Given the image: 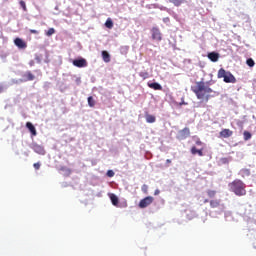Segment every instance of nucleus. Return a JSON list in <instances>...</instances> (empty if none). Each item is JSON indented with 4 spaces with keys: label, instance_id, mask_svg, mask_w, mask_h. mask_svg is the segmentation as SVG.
<instances>
[{
    "label": "nucleus",
    "instance_id": "obj_33",
    "mask_svg": "<svg viewBox=\"0 0 256 256\" xmlns=\"http://www.w3.org/2000/svg\"><path fill=\"white\" fill-rule=\"evenodd\" d=\"M196 155H199V157H203V148L199 149Z\"/></svg>",
    "mask_w": 256,
    "mask_h": 256
},
{
    "label": "nucleus",
    "instance_id": "obj_11",
    "mask_svg": "<svg viewBox=\"0 0 256 256\" xmlns=\"http://www.w3.org/2000/svg\"><path fill=\"white\" fill-rule=\"evenodd\" d=\"M233 135V131H231L230 129H223L220 132V137H223L224 139H229V137H231Z\"/></svg>",
    "mask_w": 256,
    "mask_h": 256
},
{
    "label": "nucleus",
    "instance_id": "obj_15",
    "mask_svg": "<svg viewBox=\"0 0 256 256\" xmlns=\"http://www.w3.org/2000/svg\"><path fill=\"white\" fill-rule=\"evenodd\" d=\"M109 197L112 205H114V207H117L119 205V197H117V195L115 194H110Z\"/></svg>",
    "mask_w": 256,
    "mask_h": 256
},
{
    "label": "nucleus",
    "instance_id": "obj_26",
    "mask_svg": "<svg viewBox=\"0 0 256 256\" xmlns=\"http://www.w3.org/2000/svg\"><path fill=\"white\" fill-rule=\"evenodd\" d=\"M139 77H142L143 79H149V72L147 71L140 72Z\"/></svg>",
    "mask_w": 256,
    "mask_h": 256
},
{
    "label": "nucleus",
    "instance_id": "obj_38",
    "mask_svg": "<svg viewBox=\"0 0 256 256\" xmlns=\"http://www.w3.org/2000/svg\"><path fill=\"white\" fill-rule=\"evenodd\" d=\"M204 203H209V199L204 200Z\"/></svg>",
    "mask_w": 256,
    "mask_h": 256
},
{
    "label": "nucleus",
    "instance_id": "obj_17",
    "mask_svg": "<svg viewBox=\"0 0 256 256\" xmlns=\"http://www.w3.org/2000/svg\"><path fill=\"white\" fill-rule=\"evenodd\" d=\"M24 77H25V81H34L35 80V75H33V73H31V71L26 72Z\"/></svg>",
    "mask_w": 256,
    "mask_h": 256
},
{
    "label": "nucleus",
    "instance_id": "obj_36",
    "mask_svg": "<svg viewBox=\"0 0 256 256\" xmlns=\"http://www.w3.org/2000/svg\"><path fill=\"white\" fill-rule=\"evenodd\" d=\"M160 191L159 190H155L154 195H159Z\"/></svg>",
    "mask_w": 256,
    "mask_h": 256
},
{
    "label": "nucleus",
    "instance_id": "obj_24",
    "mask_svg": "<svg viewBox=\"0 0 256 256\" xmlns=\"http://www.w3.org/2000/svg\"><path fill=\"white\" fill-rule=\"evenodd\" d=\"M60 171H63L66 175H71V169L67 168L66 166H62Z\"/></svg>",
    "mask_w": 256,
    "mask_h": 256
},
{
    "label": "nucleus",
    "instance_id": "obj_35",
    "mask_svg": "<svg viewBox=\"0 0 256 256\" xmlns=\"http://www.w3.org/2000/svg\"><path fill=\"white\" fill-rule=\"evenodd\" d=\"M196 145L201 146V145H203V142L200 139H197L196 140Z\"/></svg>",
    "mask_w": 256,
    "mask_h": 256
},
{
    "label": "nucleus",
    "instance_id": "obj_7",
    "mask_svg": "<svg viewBox=\"0 0 256 256\" xmlns=\"http://www.w3.org/2000/svg\"><path fill=\"white\" fill-rule=\"evenodd\" d=\"M74 67H78L79 69L83 67H87V60L85 58L75 59L73 60Z\"/></svg>",
    "mask_w": 256,
    "mask_h": 256
},
{
    "label": "nucleus",
    "instance_id": "obj_5",
    "mask_svg": "<svg viewBox=\"0 0 256 256\" xmlns=\"http://www.w3.org/2000/svg\"><path fill=\"white\" fill-rule=\"evenodd\" d=\"M153 201H155L153 196H147L144 199L140 200L138 207H140V209H145V208L149 207V205H151V203H153Z\"/></svg>",
    "mask_w": 256,
    "mask_h": 256
},
{
    "label": "nucleus",
    "instance_id": "obj_21",
    "mask_svg": "<svg viewBox=\"0 0 256 256\" xmlns=\"http://www.w3.org/2000/svg\"><path fill=\"white\" fill-rule=\"evenodd\" d=\"M95 104H96V102H95V99L93 98V96H89L88 97V105H89V107H95Z\"/></svg>",
    "mask_w": 256,
    "mask_h": 256
},
{
    "label": "nucleus",
    "instance_id": "obj_8",
    "mask_svg": "<svg viewBox=\"0 0 256 256\" xmlns=\"http://www.w3.org/2000/svg\"><path fill=\"white\" fill-rule=\"evenodd\" d=\"M33 152L37 153L38 155H45L46 151L45 148L39 144H34L32 146Z\"/></svg>",
    "mask_w": 256,
    "mask_h": 256
},
{
    "label": "nucleus",
    "instance_id": "obj_28",
    "mask_svg": "<svg viewBox=\"0 0 256 256\" xmlns=\"http://www.w3.org/2000/svg\"><path fill=\"white\" fill-rule=\"evenodd\" d=\"M19 4L20 7H22L23 11H27V4H25V1L21 0Z\"/></svg>",
    "mask_w": 256,
    "mask_h": 256
},
{
    "label": "nucleus",
    "instance_id": "obj_10",
    "mask_svg": "<svg viewBox=\"0 0 256 256\" xmlns=\"http://www.w3.org/2000/svg\"><path fill=\"white\" fill-rule=\"evenodd\" d=\"M148 87L154 89V91H163V86L157 82L150 83L148 82Z\"/></svg>",
    "mask_w": 256,
    "mask_h": 256
},
{
    "label": "nucleus",
    "instance_id": "obj_23",
    "mask_svg": "<svg viewBox=\"0 0 256 256\" xmlns=\"http://www.w3.org/2000/svg\"><path fill=\"white\" fill-rule=\"evenodd\" d=\"M207 195L210 199H213V197H215V195H217V191L215 190H208L207 191Z\"/></svg>",
    "mask_w": 256,
    "mask_h": 256
},
{
    "label": "nucleus",
    "instance_id": "obj_18",
    "mask_svg": "<svg viewBox=\"0 0 256 256\" xmlns=\"http://www.w3.org/2000/svg\"><path fill=\"white\" fill-rule=\"evenodd\" d=\"M221 205V200H211L210 201V207L212 209H217V207H219Z\"/></svg>",
    "mask_w": 256,
    "mask_h": 256
},
{
    "label": "nucleus",
    "instance_id": "obj_30",
    "mask_svg": "<svg viewBox=\"0 0 256 256\" xmlns=\"http://www.w3.org/2000/svg\"><path fill=\"white\" fill-rule=\"evenodd\" d=\"M142 191H143V193L147 194L148 191H149V186H147V184H143L142 185Z\"/></svg>",
    "mask_w": 256,
    "mask_h": 256
},
{
    "label": "nucleus",
    "instance_id": "obj_3",
    "mask_svg": "<svg viewBox=\"0 0 256 256\" xmlns=\"http://www.w3.org/2000/svg\"><path fill=\"white\" fill-rule=\"evenodd\" d=\"M217 77L218 79H224V83H237V78L224 68L218 70Z\"/></svg>",
    "mask_w": 256,
    "mask_h": 256
},
{
    "label": "nucleus",
    "instance_id": "obj_22",
    "mask_svg": "<svg viewBox=\"0 0 256 256\" xmlns=\"http://www.w3.org/2000/svg\"><path fill=\"white\" fill-rule=\"evenodd\" d=\"M243 135H244V141H249V139H251L252 137L251 132L249 131H244Z\"/></svg>",
    "mask_w": 256,
    "mask_h": 256
},
{
    "label": "nucleus",
    "instance_id": "obj_31",
    "mask_svg": "<svg viewBox=\"0 0 256 256\" xmlns=\"http://www.w3.org/2000/svg\"><path fill=\"white\" fill-rule=\"evenodd\" d=\"M191 153L193 154V155H197V153L199 152V149H197V147H195V146H192V148H191Z\"/></svg>",
    "mask_w": 256,
    "mask_h": 256
},
{
    "label": "nucleus",
    "instance_id": "obj_19",
    "mask_svg": "<svg viewBox=\"0 0 256 256\" xmlns=\"http://www.w3.org/2000/svg\"><path fill=\"white\" fill-rule=\"evenodd\" d=\"M157 121V118H155L154 115L146 114V122L147 123H155Z\"/></svg>",
    "mask_w": 256,
    "mask_h": 256
},
{
    "label": "nucleus",
    "instance_id": "obj_29",
    "mask_svg": "<svg viewBox=\"0 0 256 256\" xmlns=\"http://www.w3.org/2000/svg\"><path fill=\"white\" fill-rule=\"evenodd\" d=\"M34 169H36V171H39L41 169V162H36L33 164Z\"/></svg>",
    "mask_w": 256,
    "mask_h": 256
},
{
    "label": "nucleus",
    "instance_id": "obj_27",
    "mask_svg": "<svg viewBox=\"0 0 256 256\" xmlns=\"http://www.w3.org/2000/svg\"><path fill=\"white\" fill-rule=\"evenodd\" d=\"M54 33H55V28H49L46 35L48 37H51V35H54Z\"/></svg>",
    "mask_w": 256,
    "mask_h": 256
},
{
    "label": "nucleus",
    "instance_id": "obj_34",
    "mask_svg": "<svg viewBox=\"0 0 256 256\" xmlns=\"http://www.w3.org/2000/svg\"><path fill=\"white\" fill-rule=\"evenodd\" d=\"M30 33H32L33 35H39V31L33 29H30Z\"/></svg>",
    "mask_w": 256,
    "mask_h": 256
},
{
    "label": "nucleus",
    "instance_id": "obj_12",
    "mask_svg": "<svg viewBox=\"0 0 256 256\" xmlns=\"http://www.w3.org/2000/svg\"><path fill=\"white\" fill-rule=\"evenodd\" d=\"M208 59H210V61H212L213 63H217L219 61V53L210 52L208 54Z\"/></svg>",
    "mask_w": 256,
    "mask_h": 256
},
{
    "label": "nucleus",
    "instance_id": "obj_14",
    "mask_svg": "<svg viewBox=\"0 0 256 256\" xmlns=\"http://www.w3.org/2000/svg\"><path fill=\"white\" fill-rule=\"evenodd\" d=\"M169 3H172L174 7H181L184 3H187V0H168Z\"/></svg>",
    "mask_w": 256,
    "mask_h": 256
},
{
    "label": "nucleus",
    "instance_id": "obj_6",
    "mask_svg": "<svg viewBox=\"0 0 256 256\" xmlns=\"http://www.w3.org/2000/svg\"><path fill=\"white\" fill-rule=\"evenodd\" d=\"M151 33H152V39L154 41H163V34H161V30H159L158 27H153L151 29Z\"/></svg>",
    "mask_w": 256,
    "mask_h": 256
},
{
    "label": "nucleus",
    "instance_id": "obj_20",
    "mask_svg": "<svg viewBox=\"0 0 256 256\" xmlns=\"http://www.w3.org/2000/svg\"><path fill=\"white\" fill-rule=\"evenodd\" d=\"M105 27H107V29H113V20L111 18L106 20Z\"/></svg>",
    "mask_w": 256,
    "mask_h": 256
},
{
    "label": "nucleus",
    "instance_id": "obj_1",
    "mask_svg": "<svg viewBox=\"0 0 256 256\" xmlns=\"http://www.w3.org/2000/svg\"><path fill=\"white\" fill-rule=\"evenodd\" d=\"M191 89L200 101H205L207 103L209 99L213 97V95H211V93H213V89H211V87H209V85L204 81L196 82Z\"/></svg>",
    "mask_w": 256,
    "mask_h": 256
},
{
    "label": "nucleus",
    "instance_id": "obj_4",
    "mask_svg": "<svg viewBox=\"0 0 256 256\" xmlns=\"http://www.w3.org/2000/svg\"><path fill=\"white\" fill-rule=\"evenodd\" d=\"M191 135V130L188 127H185L184 129L178 131L176 139L179 141H184V139H187Z\"/></svg>",
    "mask_w": 256,
    "mask_h": 256
},
{
    "label": "nucleus",
    "instance_id": "obj_2",
    "mask_svg": "<svg viewBox=\"0 0 256 256\" xmlns=\"http://www.w3.org/2000/svg\"><path fill=\"white\" fill-rule=\"evenodd\" d=\"M229 191L231 193L237 195L238 197H243L247 195L246 185L240 179H235L231 183L228 184Z\"/></svg>",
    "mask_w": 256,
    "mask_h": 256
},
{
    "label": "nucleus",
    "instance_id": "obj_9",
    "mask_svg": "<svg viewBox=\"0 0 256 256\" xmlns=\"http://www.w3.org/2000/svg\"><path fill=\"white\" fill-rule=\"evenodd\" d=\"M14 44L16 45V47H18V49H27V42H25L21 38H16L14 40Z\"/></svg>",
    "mask_w": 256,
    "mask_h": 256
},
{
    "label": "nucleus",
    "instance_id": "obj_16",
    "mask_svg": "<svg viewBox=\"0 0 256 256\" xmlns=\"http://www.w3.org/2000/svg\"><path fill=\"white\" fill-rule=\"evenodd\" d=\"M102 59L104 63H109L111 61V55H109V52L103 50L102 51Z\"/></svg>",
    "mask_w": 256,
    "mask_h": 256
},
{
    "label": "nucleus",
    "instance_id": "obj_32",
    "mask_svg": "<svg viewBox=\"0 0 256 256\" xmlns=\"http://www.w3.org/2000/svg\"><path fill=\"white\" fill-rule=\"evenodd\" d=\"M107 176L108 177H115V172H113V170H108L107 171Z\"/></svg>",
    "mask_w": 256,
    "mask_h": 256
},
{
    "label": "nucleus",
    "instance_id": "obj_37",
    "mask_svg": "<svg viewBox=\"0 0 256 256\" xmlns=\"http://www.w3.org/2000/svg\"><path fill=\"white\" fill-rule=\"evenodd\" d=\"M166 163H171V159H167V160H166Z\"/></svg>",
    "mask_w": 256,
    "mask_h": 256
},
{
    "label": "nucleus",
    "instance_id": "obj_13",
    "mask_svg": "<svg viewBox=\"0 0 256 256\" xmlns=\"http://www.w3.org/2000/svg\"><path fill=\"white\" fill-rule=\"evenodd\" d=\"M27 129L30 131V133L35 137L37 135V129H35V126H33V123L27 122L26 123Z\"/></svg>",
    "mask_w": 256,
    "mask_h": 256
},
{
    "label": "nucleus",
    "instance_id": "obj_25",
    "mask_svg": "<svg viewBox=\"0 0 256 256\" xmlns=\"http://www.w3.org/2000/svg\"><path fill=\"white\" fill-rule=\"evenodd\" d=\"M246 64L248 65V67H255V61L253 60V58L247 59Z\"/></svg>",
    "mask_w": 256,
    "mask_h": 256
}]
</instances>
